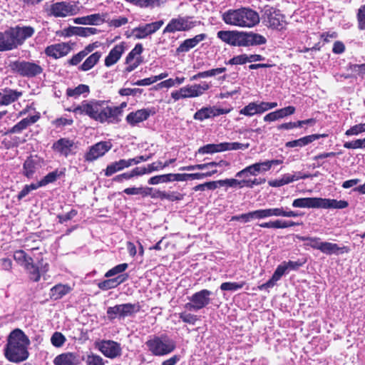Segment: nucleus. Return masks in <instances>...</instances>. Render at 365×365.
Returning a JSON list of instances; mask_svg holds the SVG:
<instances>
[{"label":"nucleus","mask_w":365,"mask_h":365,"mask_svg":"<svg viewBox=\"0 0 365 365\" xmlns=\"http://www.w3.org/2000/svg\"><path fill=\"white\" fill-rule=\"evenodd\" d=\"M237 31H219L217 33V36L222 41L235 46L237 39Z\"/></svg>","instance_id":"41"},{"label":"nucleus","mask_w":365,"mask_h":365,"mask_svg":"<svg viewBox=\"0 0 365 365\" xmlns=\"http://www.w3.org/2000/svg\"><path fill=\"white\" fill-rule=\"evenodd\" d=\"M299 225L300 223L294 221L277 219L273 221L262 222L259 224V226L262 228L285 229Z\"/></svg>","instance_id":"32"},{"label":"nucleus","mask_w":365,"mask_h":365,"mask_svg":"<svg viewBox=\"0 0 365 365\" xmlns=\"http://www.w3.org/2000/svg\"><path fill=\"white\" fill-rule=\"evenodd\" d=\"M37 168V164L36 161L29 158H27L23 165V173L28 178H31L34 175Z\"/></svg>","instance_id":"45"},{"label":"nucleus","mask_w":365,"mask_h":365,"mask_svg":"<svg viewBox=\"0 0 365 365\" xmlns=\"http://www.w3.org/2000/svg\"><path fill=\"white\" fill-rule=\"evenodd\" d=\"M247 62V55L241 54L234 56L227 62V64L230 65H243Z\"/></svg>","instance_id":"63"},{"label":"nucleus","mask_w":365,"mask_h":365,"mask_svg":"<svg viewBox=\"0 0 365 365\" xmlns=\"http://www.w3.org/2000/svg\"><path fill=\"white\" fill-rule=\"evenodd\" d=\"M14 260L23 266L29 274V277L34 282L39 281L41 274H45L48 270V264L39 262L40 267L34 264L32 257L28 256L26 253L22 250H16L14 252Z\"/></svg>","instance_id":"6"},{"label":"nucleus","mask_w":365,"mask_h":365,"mask_svg":"<svg viewBox=\"0 0 365 365\" xmlns=\"http://www.w3.org/2000/svg\"><path fill=\"white\" fill-rule=\"evenodd\" d=\"M180 88L184 98H192L202 96L210 88V85L207 82H202L200 84L187 85Z\"/></svg>","instance_id":"22"},{"label":"nucleus","mask_w":365,"mask_h":365,"mask_svg":"<svg viewBox=\"0 0 365 365\" xmlns=\"http://www.w3.org/2000/svg\"><path fill=\"white\" fill-rule=\"evenodd\" d=\"M240 114L251 117L258 114L257 102H251L240 110Z\"/></svg>","instance_id":"53"},{"label":"nucleus","mask_w":365,"mask_h":365,"mask_svg":"<svg viewBox=\"0 0 365 365\" xmlns=\"http://www.w3.org/2000/svg\"><path fill=\"white\" fill-rule=\"evenodd\" d=\"M148 350L155 356H165L175 349V343L166 334L153 336L145 343Z\"/></svg>","instance_id":"10"},{"label":"nucleus","mask_w":365,"mask_h":365,"mask_svg":"<svg viewBox=\"0 0 365 365\" xmlns=\"http://www.w3.org/2000/svg\"><path fill=\"white\" fill-rule=\"evenodd\" d=\"M112 145L110 142L101 141L97 143L90 148L89 151L86 154L85 159L91 162L104 155L110 150Z\"/></svg>","instance_id":"20"},{"label":"nucleus","mask_w":365,"mask_h":365,"mask_svg":"<svg viewBox=\"0 0 365 365\" xmlns=\"http://www.w3.org/2000/svg\"><path fill=\"white\" fill-rule=\"evenodd\" d=\"M66 339L65 336L58 331L54 332L51 337V344L57 348L61 347L66 342Z\"/></svg>","instance_id":"54"},{"label":"nucleus","mask_w":365,"mask_h":365,"mask_svg":"<svg viewBox=\"0 0 365 365\" xmlns=\"http://www.w3.org/2000/svg\"><path fill=\"white\" fill-rule=\"evenodd\" d=\"M216 182H217V186L228 185L230 187L240 186V187H242L243 186H250L248 185L249 182L245 181V180L240 181L236 179H225L217 180Z\"/></svg>","instance_id":"49"},{"label":"nucleus","mask_w":365,"mask_h":365,"mask_svg":"<svg viewBox=\"0 0 365 365\" xmlns=\"http://www.w3.org/2000/svg\"><path fill=\"white\" fill-rule=\"evenodd\" d=\"M217 187V182L216 181H211L205 182L203 184H200L193 187L195 191H204L206 189L214 190Z\"/></svg>","instance_id":"61"},{"label":"nucleus","mask_w":365,"mask_h":365,"mask_svg":"<svg viewBox=\"0 0 365 365\" xmlns=\"http://www.w3.org/2000/svg\"><path fill=\"white\" fill-rule=\"evenodd\" d=\"M269 168L266 161L256 163L237 173L236 177L242 178L243 176H247L248 174L251 175H257L259 173L267 172Z\"/></svg>","instance_id":"25"},{"label":"nucleus","mask_w":365,"mask_h":365,"mask_svg":"<svg viewBox=\"0 0 365 365\" xmlns=\"http://www.w3.org/2000/svg\"><path fill=\"white\" fill-rule=\"evenodd\" d=\"M296 208L344 209L348 207L346 200H337L322 197H301L293 200L292 204Z\"/></svg>","instance_id":"4"},{"label":"nucleus","mask_w":365,"mask_h":365,"mask_svg":"<svg viewBox=\"0 0 365 365\" xmlns=\"http://www.w3.org/2000/svg\"><path fill=\"white\" fill-rule=\"evenodd\" d=\"M172 181V173L155 175L148 180V184L158 185Z\"/></svg>","instance_id":"52"},{"label":"nucleus","mask_w":365,"mask_h":365,"mask_svg":"<svg viewBox=\"0 0 365 365\" xmlns=\"http://www.w3.org/2000/svg\"><path fill=\"white\" fill-rule=\"evenodd\" d=\"M140 309L138 304L125 303L108 307L106 314L110 320L115 318L124 319L134 315L140 311Z\"/></svg>","instance_id":"12"},{"label":"nucleus","mask_w":365,"mask_h":365,"mask_svg":"<svg viewBox=\"0 0 365 365\" xmlns=\"http://www.w3.org/2000/svg\"><path fill=\"white\" fill-rule=\"evenodd\" d=\"M365 132V123H359L351 126L349 129L346 130L345 135L346 136L358 135Z\"/></svg>","instance_id":"59"},{"label":"nucleus","mask_w":365,"mask_h":365,"mask_svg":"<svg viewBox=\"0 0 365 365\" xmlns=\"http://www.w3.org/2000/svg\"><path fill=\"white\" fill-rule=\"evenodd\" d=\"M150 114L151 111L149 109H140L135 112L130 113L126 116V121L130 125L134 126L138 123L147 120L150 117Z\"/></svg>","instance_id":"28"},{"label":"nucleus","mask_w":365,"mask_h":365,"mask_svg":"<svg viewBox=\"0 0 365 365\" xmlns=\"http://www.w3.org/2000/svg\"><path fill=\"white\" fill-rule=\"evenodd\" d=\"M9 29L14 42L15 49L21 46L27 38L31 37L35 33V29L30 26H16L10 27Z\"/></svg>","instance_id":"16"},{"label":"nucleus","mask_w":365,"mask_h":365,"mask_svg":"<svg viewBox=\"0 0 365 365\" xmlns=\"http://www.w3.org/2000/svg\"><path fill=\"white\" fill-rule=\"evenodd\" d=\"M128 2L132 3L136 6L147 8L160 6L165 4L166 0H125Z\"/></svg>","instance_id":"46"},{"label":"nucleus","mask_w":365,"mask_h":365,"mask_svg":"<svg viewBox=\"0 0 365 365\" xmlns=\"http://www.w3.org/2000/svg\"><path fill=\"white\" fill-rule=\"evenodd\" d=\"M221 17L225 24L239 28H253L260 21L259 14L250 7L230 9Z\"/></svg>","instance_id":"3"},{"label":"nucleus","mask_w":365,"mask_h":365,"mask_svg":"<svg viewBox=\"0 0 365 365\" xmlns=\"http://www.w3.org/2000/svg\"><path fill=\"white\" fill-rule=\"evenodd\" d=\"M260 20L266 27L278 31L283 30L287 25L286 17L281 11L268 5L262 10Z\"/></svg>","instance_id":"9"},{"label":"nucleus","mask_w":365,"mask_h":365,"mask_svg":"<svg viewBox=\"0 0 365 365\" xmlns=\"http://www.w3.org/2000/svg\"><path fill=\"white\" fill-rule=\"evenodd\" d=\"M230 112V109L217 108L215 106L203 107L194 114L193 118L199 121H203L205 119L227 114Z\"/></svg>","instance_id":"19"},{"label":"nucleus","mask_w":365,"mask_h":365,"mask_svg":"<svg viewBox=\"0 0 365 365\" xmlns=\"http://www.w3.org/2000/svg\"><path fill=\"white\" fill-rule=\"evenodd\" d=\"M86 364L87 365H104V361L103 359L96 354H90L87 356L86 359Z\"/></svg>","instance_id":"62"},{"label":"nucleus","mask_w":365,"mask_h":365,"mask_svg":"<svg viewBox=\"0 0 365 365\" xmlns=\"http://www.w3.org/2000/svg\"><path fill=\"white\" fill-rule=\"evenodd\" d=\"M128 267V264L127 263H123L118 264L113 267L112 269H109L106 274L105 277L108 278L110 277H113L114 275H116L118 274H120L125 271L127 268Z\"/></svg>","instance_id":"57"},{"label":"nucleus","mask_w":365,"mask_h":365,"mask_svg":"<svg viewBox=\"0 0 365 365\" xmlns=\"http://www.w3.org/2000/svg\"><path fill=\"white\" fill-rule=\"evenodd\" d=\"M77 115H88L90 118L101 123H118V115L120 109L110 108L104 101H83L73 109H68Z\"/></svg>","instance_id":"1"},{"label":"nucleus","mask_w":365,"mask_h":365,"mask_svg":"<svg viewBox=\"0 0 365 365\" xmlns=\"http://www.w3.org/2000/svg\"><path fill=\"white\" fill-rule=\"evenodd\" d=\"M344 147L346 149H363L365 148V138L356 139L352 141L345 142Z\"/></svg>","instance_id":"56"},{"label":"nucleus","mask_w":365,"mask_h":365,"mask_svg":"<svg viewBox=\"0 0 365 365\" xmlns=\"http://www.w3.org/2000/svg\"><path fill=\"white\" fill-rule=\"evenodd\" d=\"M39 117L38 115H31L22 119L11 128H10L7 133H21L24 130L26 129L31 125L35 123Z\"/></svg>","instance_id":"34"},{"label":"nucleus","mask_w":365,"mask_h":365,"mask_svg":"<svg viewBox=\"0 0 365 365\" xmlns=\"http://www.w3.org/2000/svg\"><path fill=\"white\" fill-rule=\"evenodd\" d=\"M298 239L305 242V246L319 250L322 253L327 255H339L349 252V249L347 247H340L336 243L322 241L321 238L317 237L300 236L298 237Z\"/></svg>","instance_id":"7"},{"label":"nucleus","mask_w":365,"mask_h":365,"mask_svg":"<svg viewBox=\"0 0 365 365\" xmlns=\"http://www.w3.org/2000/svg\"><path fill=\"white\" fill-rule=\"evenodd\" d=\"M81 6L78 1H62L51 4H46L44 11L48 16L55 18H66L78 14Z\"/></svg>","instance_id":"8"},{"label":"nucleus","mask_w":365,"mask_h":365,"mask_svg":"<svg viewBox=\"0 0 365 365\" xmlns=\"http://www.w3.org/2000/svg\"><path fill=\"white\" fill-rule=\"evenodd\" d=\"M53 364L79 365V359L76 354L72 352H66L56 356L53 360Z\"/></svg>","instance_id":"30"},{"label":"nucleus","mask_w":365,"mask_h":365,"mask_svg":"<svg viewBox=\"0 0 365 365\" xmlns=\"http://www.w3.org/2000/svg\"><path fill=\"white\" fill-rule=\"evenodd\" d=\"M52 148L61 155L68 157L69 155L75 153L76 146L73 140L63 138L55 142Z\"/></svg>","instance_id":"21"},{"label":"nucleus","mask_w":365,"mask_h":365,"mask_svg":"<svg viewBox=\"0 0 365 365\" xmlns=\"http://www.w3.org/2000/svg\"><path fill=\"white\" fill-rule=\"evenodd\" d=\"M73 21L76 24L100 25L104 22V19L100 14H94L86 16L75 18Z\"/></svg>","instance_id":"33"},{"label":"nucleus","mask_w":365,"mask_h":365,"mask_svg":"<svg viewBox=\"0 0 365 365\" xmlns=\"http://www.w3.org/2000/svg\"><path fill=\"white\" fill-rule=\"evenodd\" d=\"M245 284V282H223L220 285V289L222 291H237L242 289Z\"/></svg>","instance_id":"55"},{"label":"nucleus","mask_w":365,"mask_h":365,"mask_svg":"<svg viewBox=\"0 0 365 365\" xmlns=\"http://www.w3.org/2000/svg\"><path fill=\"white\" fill-rule=\"evenodd\" d=\"M309 174H302L301 172H295L293 174H284L282 176V178L284 185H287L300 179H307L309 178Z\"/></svg>","instance_id":"48"},{"label":"nucleus","mask_w":365,"mask_h":365,"mask_svg":"<svg viewBox=\"0 0 365 365\" xmlns=\"http://www.w3.org/2000/svg\"><path fill=\"white\" fill-rule=\"evenodd\" d=\"M22 95L21 91L6 88L4 89V93L0 96V106H9L16 102Z\"/></svg>","instance_id":"31"},{"label":"nucleus","mask_w":365,"mask_h":365,"mask_svg":"<svg viewBox=\"0 0 365 365\" xmlns=\"http://www.w3.org/2000/svg\"><path fill=\"white\" fill-rule=\"evenodd\" d=\"M143 51L142 44L138 43L128 54L125 58V63L128 65L125 69L126 72L130 73L133 71L142 63L140 54Z\"/></svg>","instance_id":"18"},{"label":"nucleus","mask_w":365,"mask_h":365,"mask_svg":"<svg viewBox=\"0 0 365 365\" xmlns=\"http://www.w3.org/2000/svg\"><path fill=\"white\" fill-rule=\"evenodd\" d=\"M9 67L12 71L23 77L33 78L43 73V68L33 61H15L11 62Z\"/></svg>","instance_id":"11"},{"label":"nucleus","mask_w":365,"mask_h":365,"mask_svg":"<svg viewBox=\"0 0 365 365\" xmlns=\"http://www.w3.org/2000/svg\"><path fill=\"white\" fill-rule=\"evenodd\" d=\"M71 287L67 284H58L53 287L50 290V297L53 300L61 299L71 292Z\"/></svg>","instance_id":"38"},{"label":"nucleus","mask_w":365,"mask_h":365,"mask_svg":"<svg viewBox=\"0 0 365 365\" xmlns=\"http://www.w3.org/2000/svg\"><path fill=\"white\" fill-rule=\"evenodd\" d=\"M286 271V267H283L282 264L279 265L272 274V277L267 282L262 284L259 289L262 290L273 287L276 284L277 282L279 281L280 278L284 274Z\"/></svg>","instance_id":"36"},{"label":"nucleus","mask_w":365,"mask_h":365,"mask_svg":"<svg viewBox=\"0 0 365 365\" xmlns=\"http://www.w3.org/2000/svg\"><path fill=\"white\" fill-rule=\"evenodd\" d=\"M62 173L55 170L48 173L41 180V185L45 186L49 183L53 182L61 175Z\"/></svg>","instance_id":"60"},{"label":"nucleus","mask_w":365,"mask_h":365,"mask_svg":"<svg viewBox=\"0 0 365 365\" xmlns=\"http://www.w3.org/2000/svg\"><path fill=\"white\" fill-rule=\"evenodd\" d=\"M101 57V53L96 51L89 56L84 62L78 67L82 71H88L97 64Z\"/></svg>","instance_id":"39"},{"label":"nucleus","mask_w":365,"mask_h":365,"mask_svg":"<svg viewBox=\"0 0 365 365\" xmlns=\"http://www.w3.org/2000/svg\"><path fill=\"white\" fill-rule=\"evenodd\" d=\"M127 163L125 159H120L118 161H115L109 164L106 170H104L105 175L110 177L114 173L123 170L125 168H128Z\"/></svg>","instance_id":"40"},{"label":"nucleus","mask_w":365,"mask_h":365,"mask_svg":"<svg viewBox=\"0 0 365 365\" xmlns=\"http://www.w3.org/2000/svg\"><path fill=\"white\" fill-rule=\"evenodd\" d=\"M200 22L192 21L191 16H178L172 19L165 27L163 33H175L176 31H186L192 29Z\"/></svg>","instance_id":"13"},{"label":"nucleus","mask_w":365,"mask_h":365,"mask_svg":"<svg viewBox=\"0 0 365 365\" xmlns=\"http://www.w3.org/2000/svg\"><path fill=\"white\" fill-rule=\"evenodd\" d=\"M347 70L355 73L361 78H365V63L363 64H352L349 63L347 66Z\"/></svg>","instance_id":"58"},{"label":"nucleus","mask_w":365,"mask_h":365,"mask_svg":"<svg viewBox=\"0 0 365 365\" xmlns=\"http://www.w3.org/2000/svg\"><path fill=\"white\" fill-rule=\"evenodd\" d=\"M98 349L106 357L114 359L121 354L120 344L112 340H103L98 343Z\"/></svg>","instance_id":"17"},{"label":"nucleus","mask_w":365,"mask_h":365,"mask_svg":"<svg viewBox=\"0 0 365 365\" xmlns=\"http://www.w3.org/2000/svg\"><path fill=\"white\" fill-rule=\"evenodd\" d=\"M207 38L205 34H200L196 35L193 38L185 39L177 48L176 52L178 53L188 52L190 49L195 48L200 42L202 41Z\"/></svg>","instance_id":"27"},{"label":"nucleus","mask_w":365,"mask_h":365,"mask_svg":"<svg viewBox=\"0 0 365 365\" xmlns=\"http://www.w3.org/2000/svg\"><path fill=\"white\" fill-rule=\"evenodd\" d=\"M152 187H128L123 190V192L128 195H140L143 197H146L151 195Z\"/></svg>","instance_id":"44"},{"label":"nucleus","mask_w":365,"mask_h":365,"mask_svg":"<svg viewBox=\"0 0 365 365\" xmlns=\"http://www.w3.org/2000/svg\"><path fill=\"white\" fill-rule=\"evenodd\" d=\"M179 317L182 322L190 324H195L198 319L196 315L187 312L180 313Z\"/></svg>","instance_id":"64"},{"label":"nucleus","mask_w":365,"mask_h":365,"mask_svg":"<svg viewBox=\"0 0 365 365\" xmlns=\"http://www.w3.org/2000/svg\"><path fill=\"white\" fill-rule=\"evenodd\" d=\"M90 91L89 87L85 84H80L74 88H68L66 90L67 96L70 97L78 98L84 93H88Z\"/></svg>","instance_id":"47"},{"label":"nucleus","mask_w":365,"mask_h":365,"mask_svg":"<svg viewBox=\"0 0 365 365\" xmlns=\"http://www.w3.org/2000/svg\"><path fill=\"white\" fill-rule=\"evenodd\" d=\"M71 34L79 36L87 37L97 34L98 29L93 27H76L72 26L68 29Z\"/></svg>","instance_id":"42"},{"label":"nucleus","mask_w":365,"mask_h":365,"mask_svg":"<svg viewBox=\"0 0 365 365\" xmlns=\"http://www.w3.org/2000/svg\"><path fill=\"white\" fill-rule=\"evenodd\" d=\"M218 152H222V143L219 144H207L198 149V153L200 154L214 153Z\"/></svg>","instance_id":"50"},{"label":"nucleus","mask_w":365,"mask_h":365,"mask_svg":"<svg viewBox=\"0 0 365 365\" xmlns=\"http://www.w3.org/2000/svg\"><path fill=\"white\" fill-rule=\"evenodd\" d=\"M222 151L226 150H245L249 148V143H240L237 142L234 143H222Z\"/></svg>","instance_id":"51"},{"label":"nucleus","mask_w":365,"mask_h":365,"mask_svg":"<svg viewBox=\"0 0 365 365\" xmlns=\"http://www.w3.org/2000/svg\"><path fill=\"white\" fill-rule=\"evenodd\" d=\"M128 278V274H122L113 279H106L98 283V287L102 290L113 289L120 284L124 282Z\"/></svg>","instance_id":"37"},{"label":"nucleus","mask_w":365,"mask_h":365,"mask_svg":"<svg viewBox=\"0 0 365 365\" xmlns=\"http://www.w3.org/2000/svg\"><path fill=\"white\" fill-rule=\"evenodd\" d=\"M15 49L14 42L11 38L9 29L0 31V52Z\"/></svg>","instance_id":"35"},{"label":"nucleus","mask_w":365,"mask_h":365,"mask_svg":"<svg viewBox=\"0 0 365 365\" xmlns=\"http://www.w3.org/2000/svg\"><path fill=\"white\" fill-rule=\"evenodd\" d=\"M327 134H312L302 137L299 139L287 142L285 147L294 148V147H304L313 141L319 139L320 138H326Z\"/></svg>","instance_id":"29"},{"label":"nucleus","mask_w":365,"mask_h":365,"mask_svg":"<svg viewBox=\"0 0 365 365\" xmlns=\"http://www.w3.org/2000/svg\"><path fill=\"white\" fill-rule=\"evenodd\" d=\"M266 38L252 31H237L235 46L247 47L250 46H257L266 43Z\"/></svg>","instance_id":"15"},{"label":"nucleus","mask_w":365,"mask_h":365,"mask_svg":"<svg viewBox=\"0 0 365 365\" xmlns=\"http://www.w3.org/2000/svg\"><path fill=\"white\" fill-rule=\"evenodd\" d=\"M125 43L122 42L115 45L109 52L105 59V66L110 67L116 63L125 52Z\"/></svg>","instance_id":"26"},{"label":"nucleus","mask_w":365,"mask_h":365,"mask_svg":"<svg viewBox=\"0 0 365 365\" xmlns=\"http://www.w3.org/2000/svg\"><path fill=\"white\" fill-rule=\"evenodd\" d=\"M297 217L301 213L284 208L283 207L259 209L240 215L241 221L249 222L252 220H262L269 217Z\"/></svg>","instance_id":"5"},{"label":"nucleus","mask_w":365,"mask_h":365,"mask_svg":"<svg viewBox=\"0 0 365 365\" xmlns=\"http://www.w3.org/2000/svg\"><path fill=\"white\" fill-rule=\"evenodd\" d=\"M71 50V47L68 43H60L47 46L45 49V53L48 56L59 58L66 56Z\"/></svg>","instance_id":"24"},{"label":"nucleus","mask_w":365,"mask_h":365,"mask_svg":"<svg viewBox=\"0 0 365 365\" xmlns=\"http://www.w3.org/2000/svg\"><path fill=\"white\" fill-rule=\"evenodd\" d=\"M30 344L29 337L24 332L16 329L9 335L5 348V356L11 362L19 363L26 360L29 356L28 346Z\"/></svg>","instance_id":"2"},{"label":"nucleus","mask_w":365,"mask_h":365,"mask_svg":"<svg viewBox=\"0 0 365 365\" xmlns=\"http://www.w3.org/2000/svg\"><path fill=\"white\" fill-rule=\"evenodd\" d=\"M150 195L153 198H160V200H168L170 201H178L182 199L180 194L175 192H167L165 191L156 190Z\"/></svg>","instance_id":"43"},{"label":"nucleus","mask_w":365,"mask_h":365,"mask_svg":"<svg viewBox=\"0 0 365 365\" xmlns=\"http://www.w3.org/2000/svg\"><path fill=\"white\" fill-rule=\"evenodd\" d=\"M163 21H158L140 26L133 30V34L136 38H145L148 36L154 34L163 26Z\"/></svg>","instance_id":"23"},{"label":"nucleus","mask_w":365,"mask_h":365,"mask_svg":"<svg viewBox=\"0 0 365 365\" xmlns=\"http://www.w3.org/2000/svg\"><path fill=\"white\" fill-rule=\"evenodd\" d=\"M212 292L208 289H202L193 294L190 298V302L185 307L190 311H197L206 307L210 304Z\"/></svg>","instance_id":"14"}]
</instances>
